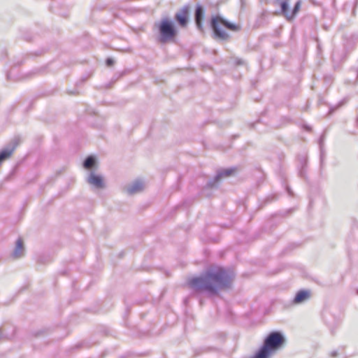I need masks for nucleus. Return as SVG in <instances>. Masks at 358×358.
I'll list each match as a JSON object with an SVG mask.
<instances>
[{"label": "nucleus", "instance_id": "1", "mask_svg": "<svg viewBox=\"0 0 358 358\" xmlns=\"http://www.w3.org/2000/svg\"><path fill=\"white\" fill-rule=\"evenodd\" d=\"M234 278L232 270L217 267L206 271L200 277L192 278L189 285L196 291H205L209 294L216 295L220 290L229 288Z\"/></svg>", "mask_w": 358, "mask_h": 358}, {"label": "nucleus", "instance_id": "2", "mask_svg": "<svg viewBox=\"0 0 358 358\" xmlns=\"http://www.w3.org/2000/svg\"><path fill=\"white\" fill-rule=\"evenodd\" d=\"M285 343V338L280 331H272L264 338L262 346L252 358H271L282 348Z\"/></svg>", "mask_w": 358, "mask_h": 358}, {"label": "nucleus", "instance_id": "3", "mask_svg": "<svg viewBox=\"0 0 358 358\" xmlns=\"http://www.w3.org/2000/svg\"><path fill=\"white\" fill-rule=\"evenodd\" d=\"M210 26L213 30L214 38L221 41H227L230 36L227 31L222 29V27L233 31H238L241 29L239 25L229 22L220 15L212 16Z\"/></svg>", "mask_w": 358, "mask_h": 358}, {"label": "nucleus", "instance_id": "4", "mask_svg": "<svg viewBox=\"0 0 358 358\" xmlns=\"http://www.w3.org/2000/svg\"><path fill=\"white\" fill-rule=\"evenodd\" d=\"M154 27L158 30L159 41L162 43L171 41L178 34L174 24L167 17L155 22Z\"/></svg>", "mask_w": 358, "mask_h": 358}, {"label": "nucleus", "instance_id": "5", "mask_svg": "<svg viewBox=\"0 0 358 358\" xmlns=\"http://www.w3.org/2000/svg\"><path fill=\"white\" fill-rule=\"evenodd\" d=\"M189 6H184L175 15V20L181 27H186L188 24Z\"/></svg>", "mask_w": 358, "mask_h": 358}, {"label": "nucleus", "instance_id": "6", "mask_svg": "<svg viewBox=\"0 0 358 358\" xmlns=\"http://www.w3.org/2000/svg\"><path fill=\"white\" fill-rule=\"evenodd\" d=\"M234 171L235 169L233 168L218 171L215 178L207 182L206 186L213 187L221 178L229 176Z\"/></svg>", "mask_w": 358, "mask_h": 358}, {"label": "nucleus", "instance_id": "7", "mask_svg": "<svg viewBox=\"0 0 358 358\" xmlns=\"http://www.w3.org/2000/svg\"><path fill=\"white\" fill-rule=\"evenodd\" d=\"M87 182L96 189H102L104 187V181L103 177L96 175L94 172H90L87 178Z\"/></svg>", "mask_w": 358, "mask_h": 358}, {"label": "nucleus", "instance_id": "8", "mask_svg": "<svg viewBox=\"0 0 358 358\" xmlns=\"http://www.w3.org/2000/svg\"><path fill=\"white\" fill-rule=\"evenodd\" d=\"M310 299V291L307 289H301L298 291L292 301L294 305L304 303Z\"/></svg>", "mask_w": 358, "mask_h": 358}, {"label": "nucleus", "instance_id": "9", "mask_svg": "<svg viewBox=\"0 0 358 358\" xmlns=\"http://www.w3.org/2000/svg\"><path fill=\"white\" fill-rule=\"evenodd\" d=\"M204 15L205 12L203 8L201 5L197 4L194 13V20L197 29L201 31H203V20Z\"/></svg>", "mask_w": 358, "mask_h": 358}, {"label": "nucleus", "instance_id": "10", "mask_svg": "<svg viewBox=\"0 0 358 358\" xmlns=\"http://www.w3.org/2000/svg\"><path fill=\"white\" fill-rule=\"evenodd\" d=\"M143 188V182L140 180H136L126 187V192L129 195H133L142 192Z\"/></svg>", "mask_w": 358, "mask_h": 358}, {"label": "nucleus", "instance_id": "11", "mask_svg": "<svg viewBox=\"0 0 358 358\" xmlns=\"http://www.w3.org/2000/svg\"><path fill=\"white\" fill-rule=\"evenodd\" d=\"M275 4H279L280 6L281 14L287 20H292V15L290 13V10L289 8V2L288 0H282L280 1V3H276Z\"/></svg>", "mask_w": 358, "mask_h": 358}, {"label": "nucleus", "instance_id": "12", "mask_svg": "<svg viewBox=\"0 0 358 358\" xmlns=\"http://www.w3.org/2000/svg\"><path fill=\"white\" fill-rule=\"evenodd\" d=\"M24 255V246L22 240L19 238L16 241V245L15 249L12 253V256L15 259H18L22 257Z\"/></svg>", "mask_w": 358, "mask_h": 358}, {"label": "nucleus", "instance_id": "13", "mask_svg": "<svg viewBox=\"0 0 358 358\" xmlns=\"http://www.w3.org/2000/svg\"><path fill=\"white\" fill-rule=\"evenodd\" d=\"M16 145H13L9 148H6L0 152V164L1 162L8 158L13 152Z\"/></svg>", "mask_w": 358, "mask_h": 358}, {"label": "nucleus", "instance_id": "14", "mask_svg": "<svg viewBox=\"0 0 358 358\" xmlns=\"http://www.w3.org/2000/svg\"><path fill=\"white\" fill-rule=\"evenodd\" d=\"M95 164V158L92 156L87 157L83 162V166L87 169H90Z\"/></svg>", "mask_w": 358, "mask_h": 358}, {"label": "nucleus", "instance_id": "15", "mask_svg": "<svg viewBox=\"0 0 358 358\" xmlns=\"http://www.w3.org/2000/svg\"><path fill=\"white\" fill-rule=\"evenodd\" d=\"M350 73L355 76V79L349 78L347 82L350 84H355L358 81V68H352L350 70Z\"/></svg>", "mask_w": 358, "mask_h": 358}, {"label": "nucleus", "instance_id": "16", "mask_svg": "<svg viewBox=\"0 0 358 358\" xmlns=\"http://www.w3.org/2000/svg\"><path fill=\"white\" fill-rule=\"evenodd\" d=\"M301 6V1L299 0L295 3V5L292 10H290V13L292 15V20L295 17V16L297 15L298 12L300 10Z\"/></svg>", "mask_w": 358, "mask_h": 358}, {"label": "nucleus", "instance_id": "17", "mask_svg": "<svg viewBox=\"0 0 358 358\" xmlns=\"http://www.w3.org/2000/svg\"><path fill=\"white\" fill-rule=\"evenodd\" d=\"M323 141H324V137L322 136L320 139V150H321V160H322V143H323Z\"/></svg>", "mask_w": 358, "mask_h": 358}, {"label": "nucleus", "instance_id": "18", "mask_svg": "<svg viewBox=\"0 0 358 358\" xmlns=\"http://www.w3.org/2000/svg\"><path fill=\"white\" fill-rule=\"evenodd\" d=\"M106 65L110 66L114 64V60L111 58H108L106 61Z\"/></svg>", "mask_w": 358, "mask_h": 358}, {"label": "nucleus", "instance_id": "19", "mask_svg": "<svg viewBox=\"0 0 358 358\" xmlns=\"http://www.w3.org/2000/svg\"><path fill=\"white\" fill-rule=\"evenodd\" d=\"M337 355H338V352H337V351H336V350L332 351V352H331V356L332 357H336L337 356Z\"/></svg>", "mask_w": 358, "mask_h": 358}, {"label": "nucleus", "instance_id": "20", "mask_svg": "<svg viewBox=\"0 0 358 358\" xmlns=\"http://www.w3.org/2000/svg\"><path fill=\"white\" fill-rule=\"evenodd\" d=\"M10 73H11L10 72V73H7V75H6V76H7V79H8V80H10V79H11V78H10Z\"/></svg>", "mask_w": 358, "mask_h": 358}, {"label": "nucleus", "instance_id": "21", "mask_svg": "<svg viewBox=\"0 0 358 358\" xmlns=\"http://www.w3.org/2000/svg\"><path fill=\"white\" fill-rule=\"evenodd\" d=\"M305 128L306 130L309 131L310 129V128L308 126H305Z\"/></svg>", "mask_w": 358, "mask_h": 358}, {"label": "nucleus", "instance_id": "22", "mask_svg": "<svg viewBox=\"0 0 358 358\" xmlns=\"http://www.w3.org/2000/svg\"><path fill=\"white\" fill-rule=\"evenodd\" d=\"M1 338H3V334L1 331H0V339H1Z\"/></svg>", "mask_w": 358, "mask_h": 358}, {"label": "nucleus", "instance_id": "23", "mask_svg": "<svg viewBox=\"0 0 358 358\" xmlns=\"http://www.w3.org/2000/svg\"><path fill=\"white\" fill-rule=\"evenodd\" d=\"M357 124L358 125V116H357Z\"/></svg>", "mask_w": 358, "mask_h": 358}, {"label": "nucleus", "instance_id": "24", "mask_svg": "<svg viewBox=\"0 0 358 358\" xmlns=\"http://www.w3.org/2000/svg\"><path fill=\"white\" fill-rule=\"evenodd\" d=\"M357 294H358V289H357Z\"/></svg>", "mask_w": 358, "mask_h": 358}]
</instances>
